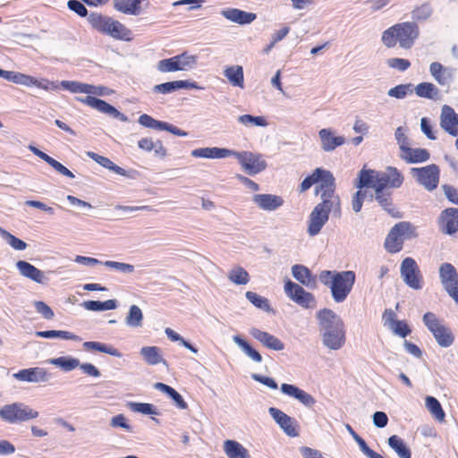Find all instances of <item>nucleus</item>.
<instances>
[{
  "label": "nucleus",
  "instance_id": "f257e3e1",
  "mask_svg": "<svg viewBox=\"0 0 458 458\" xmlns=\"http://www.w3.org/2000/svg\"><path fill=\"white\" fill-rule=\"evenodd\" d=\"M403 175L395 167L387 166L385 171H376L362 168L359 173L357 188H370L375 194L369 195V199L377 201L379 206L393 217H400V212L394 208L391 192L386 188L398 189L403 183Z\"/></svg>",
  "mask_w": 458,
  "mask_h": 458
},
{
  "label": "nucleus",
  "instance_id": "f03ea898",
  "mask_svg": "<svg viewBox=\"0 0 458 458\" xmlns=\"http://www.w3.org/2000/svg\"><path fill=\"white\" fill-rule=\"evenodd\" d=\"M316 318L322 344L330 351L342 349L346 335L344 323L340 316L331 310L324 309L317 312Z\"/></svg>",
  "mask_w": 458,
  "mask_h": 458
},
{
  "label": "nucleus",
  "instance_id": "7ed1b4c3",
  "mask_svg": "<svg viewBox=\"0 0 458 458\" xmlns=\"http://www.w3.org/2000/svg\"><path fill=\"white\" fill-rule=\"evenodd\" d=\"M318 277L324 285L330 288L332 298L337 303L346 300L356 280V275L352 270L340 272L324 270Z\"/></svg>",
  "mask_w": 458,
  "mask_h": 458
},
{
  "label": "nucleus",
  "instance_id": "20e7f679",
  "mask_svg": "<svg viewBox=\"0 0 458 458\" xmlns=\"http://www.w3.org/2000/svg\"><path fill=\"white\" fill-rule=\"evenodd\" d=\"M420 35V30L414 22L397 23L382 33V43L392 48L398 43L400 47L410 49Z\"/></svg>",
  "mask_w": 458,
  "mask_h": 458
},
{
  "label": "nucleus",
  "instance_id": "39448f33",
  "mask_svg": "<svg viewBox=\"0 0 458 458\" xmlns=\"http://www.w3.org/2000/svg\"><path fill=\"white\" fill-rule=\"evenodd\" d=\"M88 21L94 30L114 39L130 41L132 38L131 30L112 17L92 13L88 16Z\"/></svg>",
  "mask_w": 458,
  "mask_h": 458
},
{
  "label": "nucleus",
  "instance_id": "423d86ee",
  "mask_svg": "<svg viewBox=\"0 0 458 458\" xmlns=\"http://www.w3.org/2000/svg\"><path fill=\"white\" fill-rule=\"evenodd\" d=\"M0 77L15 84L22 85L28 88L36 87L45 91L59 90L57 81H49L47 78H36L29 74L13 71H4L0 69Z\"/></svg>",
  "mask_w": 458,
  "mask_h": 458
},
{
  "label": "nucleus",
  "instance_id": "0eeeda50",
  "mask_svg": "<svg viewBox=\"0 0 458 458\" xmlns=\"http://www.w3.org/2000/svg\"><path fill=\"white\" fill-rule=\"evenodd\" d=\"M415 228L408 222L396 224L387 234L385 248L390 253L399 252L405 240L416 237Z\"/></svg>",
  "mask_w": 458,
  "mask_h": 458
},
{
  "label": "nucleus",
  "instance_id": "6e6552de",
  "mask_svg": "<svg viewBox=\"0 0 458 458\" xmlns=\"http://www.w3.org/2000/svg\"><path fill=\"white\" fill-rule=\"evenodd\" d=\"M38 412L22 403L5 404L0 409V418L10 423L16 424L38 417Z\"/></svg>",
  "mask_w": 458,
  "mask_h": 458
},
{
  "label": "nucleus",
  "instance_id": "1a4fd4ad",
  "mask_svg": "<svg viewBox=\"0 0 458 458\" xmlns=\"http://www.w3.org/2000/svg\"><path fill=\"white\" fill-rule=\"evenodd\" d=\"M423 322L434 335L439 346L446 348L453 344L454 336L451 330L440 321L432 312H427L423 316Z\"/></svg>",
  "mask_w": 458,
  "mask_h": 458
},
{
  "label": "nucleus",
  "instance_id": "9d476101",
  "mask_svg": "<svg viewBox=\"0 0 458 458\" xmlns=\"http://www.w3.org/2000/svg\"><path fill=\"white\" fill-rule=\"evenodd\" d=\"M197 64V55L184 52L170 58L160 60L157 68L160 72H187Z\"/></svg>",
  "mask_w": 458,
  "mask_h": 458
},
{
  "label": "nucleus",
  "instance_id": "9b49d317",
  "mask_svg": "<svg viewBox=\"0 0 458 458\" xmlns=\"http://www.w3.org/2000/svg\"><path fill=\"white\" fill-rule=\"evenodd\" d=\"M231 157L238 159L242 169L249 175H255L267 168V162L259 153L231 149Z\"/></svg>",
  "mask_w": 458,
  "mask_h": 458
},
{
  "label": "nucleus",
  "instance_id": "f8f14e48",
  "mask_svg": "<svg viewBox=\"0 0 458 458\" xmlns=\"http://www.w3.org/2000/svg\"><path fill=\"white\" fill-rule=\"evenodd\" d=\"M411 174L416 182L428 191L437 189L439 183L440 169L437 165H428L422 167H413Z\"/></svg>",
  "mask_w": 458,
  "mask_h": 458
},
{
  "label": "nucleus",
  "instance_id": "ddd939ff",
  "mask_svg": "<svg viewBox=\"0 0 458 458\" xmlns=\"http://www.w3.org/2000/svg\"><path fill=\"white\" fill-rule=\"evenodd\" d=\"M400 275L403 283L413 290L423 287V276L414 259L405 258L400 266Z\"/></svg>",
  "mask_w": 458,
  "mask_h": 458
},
{
  "label": "nucleus",
  "instance_id": "4468645a",
  "mask_svg": "<svg viewBox=\"0 0 458 458\" xmlns=\"http://www.w3.org/2000/svg\"><path fill=\"white\" fill-rule=\"evenodd\" d=\"M286 296L305 309H314L317 306V301L312 293L305 291L300 284L287 280L284 286Z\"/></svg>",
  "mask_w": 458,
  "mask_h": 458
},
{
  "label": "nucleus",
  "instance_id": "2eb2a0df",
  "mask_svg": "<svg viewBox=\"0 0 458 458\" xmlns=\"http://www.w3.org/2000/svg\"><path fill=\"white\" fill-rule=\"evenodd\" d=\"M441 283L447 293L458 303V275L450 263H443L439 267Z\"/></svg>",
  "mask_w": 458,
  "mask_h": 458
},
{
  "label": "nucleus",
  "instance_id": "dca6fc26",
  "mask_svg": "<svg viewBox=\"0 0 458 458\" xmlns=\"http://www.w3.org/2000/svg\"><path fill=\"white\" fill-rule=\"evenodd\" d=\"M78 100L103 114H109L122 122L128 121V118L125 114H122L115 107L102 99L92 96H87L85 98H79Z\"/></svg>",
  "mask_w": 458,
  "mask_h": 458
},
{
  "label": "nucleus",
  "instance_id": "f3484780",
  "mask_svg": "<svg viewBox=\"0 0 458 458\" xmlns=\"http://www.w3.org/2000/svg\"><path fill=\"white\" fill-rule=\"evenodd\" d=\"M13 377L19 381L28 383H47L51 379V374L40 367L21 369Z\"/></svg>",
  "mask_w": 458,
  "mask_h": 458
},
{
  "label": "nucleus",
  "instance_id": "a211bd4d",
  "mask_svg": "<svg viewBox=\"0 0 458 458\" xmlns=\"http://www.w3.org/2000/svg\"><path fill=\"white\" fill-rule=\"evenodd\" d=\"M114 8L123 14L138 16L150 6L148 0H113Z\"/></svg>",
  "mask_w": 458,
  "mask_h": 458
},
{
  "label": "nucleus",
  "instance_id": "6ab92c4d",
  "mask_svg": "<svg viewBox=\"0 0 458 458\" xmlns=\"http://www.w3.org/2000/svg\"><path fill=\"white\" fill-rule=\"evenodd\" d=\"M138 122L140 125H142L146 128L158 130V131H166L174 135L181 136V137H186L188 135V133L186 131L179 129L178 127H176L169 123H166V122L156 120L153 117H151L150 115L146 114H141L139 117Z\"/></svg>",
  "mask_w": 458,
  "mask_h": 458
},
{
  "label": "nucleus",
  "instance_id": "aec40b11",
  "mask_svg": "<svg viewBox=\"0 0 458 458\" xmlns=\"http://www.w3.org/2000/svg\"><path fill=\"white\" fill-rule=\"evenodd\" d=\"M268 412L286 435L290 437L298 436L297 422L293 418L274 407H270Z\"/></svg>",
  "mask_w": 458,
  "mask_h": 458
},
{
  "label": "nucleus",
  "instance_id": "412c9836",
  "mask_svg": "<svg viewBox=\"0 0 458 458\" xmlns=\"http://www.w3.org/2000/svg\"><path fill=\"white\" fill-rule=\"evenodd\" d=\"M440 126L450 135L458 136V114L447 105H444L441 108Z\"/></svg>",
  "mask_w": 458,
  "mask_h": 458
},
{
  "label": "nucleus",
  "instance_id": "4be33fe9",
  "mask_svg": "<svg viewBox=\"0 0 458 458\" xmlns=\"http://www.w3.org/2000/svg\"><path fill=\"white\" fill-rule=\"evenodd\" d=\"M318 138L320 140V147L325 152H332L337 147L345 143L344 136L336 135L330 128H324L318 131Z\"/></svg>",
  "mask_w": 458,
  "mask_h": 458
},
{
  "label": "nucleus",
  "instance_id": "5701e85b",
  "mask_svg": "<svg viewBox=\"0 0 458 458\" xmlns=\"http://www.w3.org/2000/svg\"><path fill=\"white\" fill-rule=\"evenodd\" d=\"M316 194L330 193L335 191V178L332 173L323 168L315 169Z\"/></svg>",
  "mask_w": 458,
  "mask_h": 458
},
{
  "label": "nucleus",
  "instance_id": "b1692460",
  "mask_svg": "<svg viewBox=\"0 0 458 458\" xmlns=\"http://www.w3.org/2000/svg\"><path fill=\"white\" fill-rule=\"evenodd\" d=\"M438 226L442 233L453 234L458 231V209L446 208L439 216Z\"/></svg>",
  "mask_w": 458,
  "mask_h": 458
},
{
  "label": "nucleus",
  "instance_id": "393cba45",
  "mask_svg": "<svg viewBox=\"0 0 458 458\" xmlns=\"http://www.w3.org/2000/svg\"><path fill=\"white\" fill-rule=\"evenodd\" d=\"M249 333L254 339L267 349L273 351H283L284 349V343L279 338L267 332L262 331L257 327H250Z\"/></svg>",
  "mask_w": 458,
  "mask_h": 458
},
{
  "label": "nucleus",
  "instance_id": "a878e982",
  "mask_svg": "<svg viewBox=\"0 0 458 458\" xmlns=\"http://www.w3.org/2000/svg\"><path fill=\"white\" fill-rule=\"evenodd\" d=\"M252 201L259 208L267 212L275 211L284 205L282 197L268 193L255 194Z\"/></svg>",
  "mask_w": 458,
  "mask_h": 458
},
{
  "label": "nucleus",
  "instance_id": "bb28decb",
  "mask_svg": "<svg viewBox=\"0 0 458 458\" xmlns=\"http://www.w3.org/2000/svg\"><path fill=\"white\" fill-rule=\"evenodd\" d=\"M15 267L21 276L37 284H44L47 281V277L42 270L25 260H18Z\"/></svg>",
  "mask_w": 458,
  "mask_h": 458
},
{
  "label": "nucleus",
  "instance_id": "cd10ccee",
  "mask_svg": "<svg viewBox=\"0 0 458 458\" xmlns=\"http://www.w3.org/2000/svg\"><path fill=\"white\" fill-rule=\"evenodd\" d=\"M328 219L329 216L324 210H321L320 208L315 206L309 216L308 234L311 237L318 235Z\"/></svg>",
  "mask_w": 458,
  "mask_h": 458
},
{
  "label": "nucleus",
  "instance_id": "c85d7f7f",
  "mask_svg": "<svg viewBox=\"0 0 458 458\" xmlns=\"http://www.w3.org/2000/svg\"><path fill=\"white\" fill-rule=\"evenodd\" d=\"M281 392L285 395H288L298 400L306 407H312L316 403V400L311 394H310L309 393L305 392L304 390L299 388L294 385H290L286 383L282 384Z\"/></svg>",
  "mask_w": 458,
  "mask_h": 458
},
{
  "label": "nucleus",
  "instance_id": "c756f323",
  "mask_svg": "<svg viewBox=\"0 0 458 458\" xmlns=\"http://www.w3.org/2000/svg\"><path fill=\"white\" fill-rule=\"evenodd\" d=\"M221 15L226 20L240 24H250L257 18L256 13L245 12L237 8H226L221 11Z\"/></svg>",
  "mask_w": 458,
  "mask_h": 458
},
{
  "label": "nucleus",
  "instance_id": "7c9ffc66",
  "mask_svg": "<svg viewBox=\"0 0 458 458\" xmlns=\"http://www.w3.org/2000/svg\"><path fill=\"white\" fill-rule=\"evenodd\" d=\"M231 149L218 147H206L195 148L191 156L196 158L222 159L231 157Z\"/></svg>",
  "mask_w": 458,
  "mask_h": 458
},
{
  "label": "nucleus",
  "instance_id": "2f4dec72",
  "mask_svg": "<svg viewBox=\"0 0 458 458\" xmlns=\"http://www.w3.org/2000/svg\"><path fill=\"white\" fill-rule=\"evenodd\" d=\"M28 148L37 157L44 160L46 163H47L53 169H55L57 173L66 176L70 179H73L75 176L74 174L63 164L58 162L57 160L54 159L45 152L38 149L37 147L33 145H29Z\"/></svg>",
  "mask_w": 458,
  "mask_h": 458
},
{
  "label": "nucleus",
  "instance_id": "473e14b6",
  "mask_svg": "<svg viewBox=\"0 0 458 458\" xmlns=\"http://www.w3.org/2000/svg\"><path fill=\"white\" fill-rule=\"evenodd\" d=\"M180 89H203L202 87L190 81H174L157 84L154 86L153 91L161 94H168Z\"/></svg>",
  "mask_w": 458,
  "mask_h": 458
},
{
  "label": "nucleus",
  "instance_id": "72a5a7b5",
  "mask_svg": "<svg viewBox=\"0 0 458 458\" xmlns=\"http://www.w3.org/2000/svg\"><path fill=\"white\" fill-rule=\"evenodd\" d=\"M318 195L321 199V202L317 204L316 207L320 208L321 210H324L328 216L330 212L340 213L341 201L339 196L335 194V191Z\"/></svg>",
  "mask_w": 458,
  "mask_h": 458
},
{
  "label": "nucleus",
  "instance_id": "f704fd0d",
  "mask_svg": "<svg viewBox=\"0 0 458 458\" xmlns=\"http://www.w3.org/2000/svg\"><path fill=\"white\" fill-rule=\"evenodd\" d=\"M429 72L434 80L441 86L448 85L453 80L452 71L438 62L430 64Z\"/></svg>",
  "mask_w": 458,
  "mask_h": 458
},
{
  "label": "nucleus",
  "instance_id": "c9c22d12",
  "mask_svg": "<svg viewBox=\"0 0 458 458\" xmlns=\"http://www.w3.org/2000/svg\"><path fill=\"white\" fill-rule=\"evenodd\" d=\"M429 157V152L427 149L420 148H413L409 145L400 153V157L407 163L425 162Z\"/></svg>",
  "mask_w": 458,
  "mask_h": 458
},
{
  "label": "nucleus",
  "instance_id": "e433bc0d",
  "mask_svg": "<svg viewBox=\"0 0 458 458\" xmlns=\"http://www.w3.org/2000/svg\"><path fill=\"white\" fill-rule=\"evenodd\" d=\"M223 450L228 458H250L249 450L236 440H225Z\"/></svg>",
  "mask_w": 458,
  "mask_h": 458
},
{
  "label": "nucleus",
  "instance_id": "4c0bfd02",
  "mask_svg": "<svg viewBox=\"0 0 458 458\" xmlns=\"http://www.w3.org/2000/svg\"><path fill=\"white\" fill-rule=\"evenodd\" d=\"M140 354L148 365L166 364L157 346H144L140 350Z\"/></svg>",
  "mask_w": 458,
  "mask_h": 458
},
{
  "label": "nucleus",
  "instance_id": "58836bf2",
  "mask_svg": "<svg viewBox=\"0 0 458 458\" xmlns=\"http://www.w3.org/2000/svg\"><path fill=\"white\" fill-rule=\"evenodd\" d=\"M224 75L233 87L244 88V72L241 65L228 66L224 70Z\"/></svg>",
  "mask_w": 458,
  "mask_h": 458
},
{
  "label": "nucleus",
  "instance_id": "ea45409f",
  "mask_svg": "<svg viewBox=\"0 0 458 458\" xmlns=\"http://www.w3.org/2000/svg\"><path fill=\"white\" fill-rule=\"evenodd\" d=\"M47 364L55 366L64 372L72 371L80 366V360L72 356H60L47 360Z\"/></svg>",
  "mask_w": 458,
  "mask_h": 458
},
{
  "label": "nucleus",
  "instance_id": "a19ab883",
  "mask_svg": "<svg viewBox=\"0 0 458 458\" xmlns=\"http://www.w3.org/2000/svg\"><path fill=\"white\" fill-rule=\"evenodd\" d=\"M154 388L165 394L167 396H169L173 401L174 405L181 410H185L188 408L187 403L183 400L182 396L173 387L161 383L157 382L154 384Z\"/></svg>",
  "mask_w": 458,
  "mask_h": 458
},
{
  "label": "nucleus",
  "instance_id": "79ce46f5",
  "mask_svg": "<svg viewBox=\"0 0 458 458\" xmlns=\"http://www.w3.org/2000/svg\"><path fill=\"white\" fill-rule=\"evenodd\" d=\"M292 275L294 279L301 284L308 287L315 286V279L307 267L303 265H293L292 267Z\"/></svg>",
  "mask_w": 458,
  "mask_h": 458
},
{
  "label": "nucleus",
  "instance_id": "37998d69",
  "mask_svg": "<svg viewBox=\"0 0 458 458\" xmlns=\"http://www.w3.org/2000/svg\"><path fill=\"white\" fill-rule=\"evenodd\" d=\"M414 91L420 98H425L431 100H438L440 98L439 89L431 82L419 83L414 88Z\"/></svg>",
  "mask_w": 458,
  "mask_h": 458
},
{
  "label": "nucleus",
  "instance_id": "c03bdc74",
  "mask_svg": "<svg viewBox=\"0 0 458 458\" xmlns=\"http://www.w3.org/2000/svg\"><path fill=\"white\" fill-rule=\"evenodd\" d=\"M233 342L254 362L260 363L262 361L261 354L252 348L250 344L244 340L240 335L233 336Z\"/></svg>",
  "mask_w": 458,
  "mask_h": 458
},
{
  "label": "nucleus",
  "instance_id": "a18cd8bd",
  "mask_svg": "<svg viewBox=\"0 0 458 458\" xmlns=\"http://www.w3.org/2000/svg\"><path fill=\"white\" fill-rule=\"evenodd\" d=\"M87 156L89 157H90L91 159H93L95 162H97L101 166H103L110 171H113L119 175H123V176L126 175V171L123 168L116 165L109 158L100 156V155H98L95 152H91V151L87 152Z\"/></svg>",
  "mask_w": 458,
  "mask_h": 458
},
{
  "label": "nucleus",
  "instance_id": "49530a36",
  "mask_svg": "<svg viewBox=\"0 0 458 458\" xmlns=\"http://www.w3.org/2000/svg\"><path fill=\"white\" fill-rule=\"evenodd\" d=\"M81 305L85 310L90 311L113 310L118 307L117 301L111 299L105 301H86Z\"/></svg>",
  "mask_w": 458,
  "mask_h": 458
},
{
  "label": "nucleus",
  "instance_id": "de8ad7c7",
  "mask_svg": "<svg viewBox=\"0 0 458 458\" xmlns=\"http://www.w3.org/2000/svg\"><path fill=\"white\" fill-rule=\"evenodd\" d=\"M228 280L236 285H245L250 282V275L242 267L237 266L227 273Z\"/></svg>",
  "mask_w": 458,
  "mask_h": 458
},
{
  "label": "nucleus",
  "instance_id": "09e8293b",
  "mask_svg": "<svg viewBox=\"0 0 458 458\" xmlns=\"http://www.w3.org/2000/svg\"><path fill=\"white\" fill-rule=\"evenodd\" d=\"M143 312L137 305H131L125 317V324L129 327L139 328L143 325Z\"/></svg>",
  "mask_w": 458,
  "mask_h": 458
},
{
  "label": "nucleus",
  "instance_id": "8fccbe9b",
  "mask_svg": "<svg viewBox=\"0 0 458 458\" xmlns=\"http://www.w3.org/2000/svg\"><path fill=\"white\" fill-rule=\"evenodd\" d=\"M82 347L85 351H97L118 358L122 356L121 352L117 349L114 348L111 345L102 344L100 342H84Z\"/></svg>",
  "mask_w": 458,
  "mask_h": 458
},
{
  "label": "nucleus",
  "instance_id": "3c124183",
  "mask_svg": "<svg viewBox=\"0 0 458 458\" xmlns=\"http://www.w3.org/2000/svg\"><path fill=\"white\" fill-rule=\"evenodd\" d=\"M388 445L400 458H411V454L403 440L396 435L391 436L387 440Z\"/></svg>",
  "mask_w": 458,
  "mask_h": 458
},
{
  "label": "nucleus",
  "instance_id": "603ef678",
  "mask_svg": "<svg viewBox=\"0 0 458 458\" xmlns=\"http://www.w3.org/2000/svg\"><path fill=\"white\" fill-rule=\"evenodd\" d=\"M237 122L245 128L267 127L268 123L264 116H254L251 114H242L237 117Z\"/></svg>",
  "mask_w": 458,
  "mask_h": 458
},
{
  "label": "nucleus",
  "instance_id": "864d4df0",
  "mask_svg": "<svg viewBox=\"0 0 458 458\" xmlns=\"http://www.w3.org/2000/svg\"><path fill=\"white\" fill-rule=\"evenodd\" d=\"M425 405L436 420L444 421L445 414L437 398L433 396H427L425 399Z\"/></svg>",
  "mask_w": 458,
  "mask_h": 458
},
{
  "label": "nucleus",
  "instance_id": "5fc2aeb1",
  "mask_svg": "<svg viewBox=\"0 0 458 458\" xmlns=\"http://www.w3.org/2000/svg\"><path fill=\"white\" fill-rule=\"evenodd\" d=\"M245 297L256 308L266 312L272 311L269 301L267 298L250 291L245 293Z\"/></svg>",
  "mask_w": 458,
  "mask_h": 458
},
{
  "label": "nucleus",
  "instance_id": "6e6d98bb",
  "mask_svg": "<svg viewBox=\"0 0 458 458\" xmlns=\"http://www.w3.org/2000/svg\"><path fill=\"white\" fill-rule=\"evenodd\" d=\"M0 236L9 246H11L15 250H24L28 246L24 241L17 238L2 227H0Z\"/></svg>",
  "mask_w": 458,
  "mask_h": 458
},
{
  "label": "nucleus",
  "instance_id": "4d7b16f0",
  "mask_svg": "<svg viewBox=\"0 0 458 458\" xmlns=\"http://www.w3.org/2000/svg\"><path fill=\"white\" fill-rule=\"evenodd\" d=\"M59 89L63 88L72 93H85L89 94L90 84L82 83L76 81H58Z\"/></svg>",
  "mask_w": 458,
  "mask_h": 458
},
{
  "label": "nucleus",
  "instance_id": "13d9d810",
  "mask_svg": "<svg viewBox=\"0 0 458 458\" xmlns=\"http://www.w3.org/2000/svg\"><path fill=\"white\" fill-rule=\"evenodd\" d=\"M433 13V8L428 2L423 3L415 7L411 12V17L418 21H424L430 18Z\"/></svg>",
  "mask_w": 458,
  "mask_h": 458
},
{
  "label": "nucleus",
  "instance_id": "bf43d9fd",
  "mask_svg": "<svg viewBox=\"0 0 458 458\" xmlns=\"http://www.w3.org/2000/svg\"><path fill=\"white\" fill-rule=\"evenodd\" d=\"M102 264L110 269H114L126 275L132 274L135 271L134 266L129 263L106 260Z\"/></svg>",
  "mask_w": 458,
  "mask_h": 458
},
{
  "label": "nucleus",
  "instance_id": "052dcab7",
  "mask_svg": "<svg viewBox=\"0 0 458 458\" xmlns=\"http://www.w3.org/2000/svg\"><path fill=\"white\" fill-rule=\"evenodd\" d=\"M165 334L166 336L173 342H179L183 347L191 352L194 354L198 353V349L194 347L191 344L182 338L178 333L174 331L171 328H165Z\"/></svg>",
  "mask_w": 458,
  "mask_h": 458
},
{
  "label": "nucleus",
  "instance_id": "680f3d73",
  "mask_svg": "<svg viewBox=\"0 0 458 458\" xmlns=\"http://www.w3.org/2000/svg\"><path fill=\"white\" fill-rule=\"evenodd\" d=\"M411 93H412V85L411 83H408L400 84L390 89L387 92V95L391 98L402 99Z\"/></svg>",
  "mask_w": 458,
  "mask_h": 458
},
{
  "label": "nucleus",
  "instance_id": "e2e57ef3",
  "mask_svg": "<svg viewBox=\"0 0 458 458\" xmlns=\"http://www.w3.org/2000/svg\"><path fill=\"white\" fill-rule=\"evenodd\" d=\"M359 190L353 195L352 199V208L354 212L358 213L362 208L363 201L368 197L367 188H358Z\"/></svg>",
  "mask_w": 458,
  "mask_h": 458
},
{
  "label": "nucleus",
  "instance_id": "0e129e2a",
  "mask_svg": "<svg viewBox=\"0 0 458 458\" xmlns=\"http://www.w3.org/2000/svg\"><path fill=\"white\" fill-rule=\"evenodd\" d=\"M128 406L134 412H139L142 414H157L154 406L150 403H129Z\"/></svg>",
  "mask_w": 458,
  "mask_h": 458
},
{
  "label": "nucleus",
  "instance_id": "69168bd1",
  "mask_svg": "<svg viewBox=\"0 0 458 458\" xmlns=\"http://www.w3.org/2000/svg\"><path fill=\"white\" fill-rule=\"evenodd\" d=\"M34 307L38 313L41 314L46 319H52L55 317V313L52 309L46 304L44 301H34Z\"/></svg>",
  "mask_w": 458,
  "mask_h": 458
},
{
  "label": "nucleus",
  "instance_id": "338daca9",
  "mask_svg": "<svg viewBox=\"0 0 458 458\" xmlns=\"http://www.w3.org/2000/svg\"><path fill=\"white\" fill-rule=\"evenodd\" d=\"M389 329L393 331L394 335H397L401 337H405L411 333V329L408 325L404 321L396 320Z\"/></svg>",
  "mask_w": 458,
  "mask_h": 458
},
{
  "label": "nucleus",
  "instance_id": "774afa93",
  "mask_svg": "<svg viewBox=\"0 0 458 458\" xmlns=\"http://www.w3.org/2000/svg\"><path fill=\"white\" fill-rule=\"evenodd\" d=\"M110 426L112 428H122L128 432L132 431L131 426L127 422V420L123 414L114 416L110 420Z\"/></svg>",
  "mask_w": 458,
  "mask_h": 458
}]
</instances>
